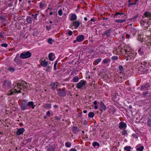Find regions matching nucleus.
<instances>
[{
	"label": "nucleus",
	"instance_id": "nucleus-7",
	"mask_svg": "<svg viewBox=\"0 0 151 151\" xmlns=\"http://www.w3.org/2000/svg\"><path fill=\"white\" fill-rule=\"evenodd\" d=\"M100 111L102 112L103 110H106V106L104 105V104L103 102H101L100 103Z\"/></svg>",
	"mask_w": 151,
	"mask_h": 151
},
{
	"label": "nucleus",
	"instance_id": "nucleus-1",
	"mask_svg": "<svg viewBox=\"0 0 151 151\" xmlns=\"http://www.w3.org/2000/svg\"><path fill=\"white\" fill-rule=\"evenodd\" d=\"M28 84L26 82L23 81L21 83H17V86H14V89L10 90L7 93V95L10 96L14 94L15 92L22 93L21 90L22 89L23 92H26L27 91V88L28 87Z\"/></svg>",
	"mask_w": 151,
	"mask_h": 151
},
{
	"label": "nucleus",
	"instance_id": "nucleus-14",
	"mask_svg": "<svg viewBox=\"0 0 151 151\" xmlns=\"http://www.w3.org/2000/svg\"><path fill=\"white\" fill-rule=\"evenodd\" d=\"M73 24L75 27H78L80 24V22L79 21L74 22H73Z\"/></svg>",
	"mask_w": 151,
	"mask_h": 151
},
{
	"label": "nucleus",
	"instance_id": "nucleus-37",
	"mask_svg": "<svg viewBox=\"0 0 151 151\" xmlns=\"http://www.w3.org/2000/svg\"><path fill=\"white\" fill-rule=\"evenodd\" d=\"M148 94V92H144L143 93L142 97L144 98H145L146 97H147L146 95Z\"/></svg>",
	"mask_w": 151,
	"mask_h": 151
},
{
	"label": "nucleus",
	"instance_id": "nucleus-3",
	"mask_svg": "<svg viewBox=\"0 0 151 151\" xmlns=\"http://www.w3.org/2000/svg\"><path fill=\"white\" fill-rule=\"evenodd\" d=\"M31 55V53L29 52H24L20 54V57L22 59H25L30 57Z\"/></svg>",
	"mask_w": 151,
	"mask_h": 151
},
{
	"label": "nucleus",
	"instance_id": "nucleus-22",
	"mask_svg": "<svg viewBox=\"0 0 151 151\" xmlns=\"http://www.w3.org/2000/svg\"><path fill=\"white\" fill-rule=\"evenodd\" d=\"M43 107L45 108H50L51 107V104H45L44 106Z\"/></svg>",
	"mask_w": 151,
	"mask_h": 151
},
{
	"label": "nucleus",
	"instance_id": "nucleus-2",
	"mask_svg": "<svg viewBox=\"0 0 151 151\" xmlns=\"http://www.w3.org/2000/svg\"><path fill=\"white\" fill-rule=\"evenodd\" d=\"M86 81L83 80H81L80 82L78 83L77 87L78 89H85L86 88L85 84Z\"/></svg>",
	"mask_w": 151,
	"mask_h": 151
},
{
	"label": "nucleus",
	"instance_id": "nucleus-56",
	"mask_svg": "<svg viewBox=\"0 0 151 151\" xmlns=\"http://www.w3.org/2000/svg\"><path fill=\"white\" fill-rule=\"evenodd\" d=\"M91 21L94 22H95V21H96V20H95V19L94 18L91 19Z\"/></svg>",
	"mask_w": 151,
	"mask_h": 151
},
{
	"label": "nucleus",
	"instance_id": "nucleus-11",
	"mask_svg": "<svg viewBox=\"0 0 151 151\" xmlns=\"http://www.w3.org/2000/svg\"><path fill=\"white\" fill-rule=\"evenodd\" d=\"M20 107L23 111L27 109V105L25 104L21 103L20 104Z\"/></svg>",
	"mask_w": 151,
	"mask_h": 151
},
{
	"label": "nucleus",
	"instance_id": "nucleus-10",
	"mask_svg": "<svg viewBox=\"0 0 151 151\" xmlns=\"http://www.w3.org/2000/svg\"><path fill=\"white\" fill-rule=\"evenodd\" d=\"M126 127V124L124 122H121L119 123V128L121 129H125Z\"/></svg>",
	"mask_w": 151,
	"mask_h": 151
},
{
	"label": "nucleus",
	"instance_id": "nucleus-63",
	"mask_svg": "<svg viewBox=\"0 0 151 151\" xmlns=\"http://www.w3.org/2000/svg\"><path fill=\"white\" fill-rule=\"evenodd\" d=\"M84 19L85 21H87L88 20L87 18L86 17L84 18Z\"/></svg>",
	"mask_w": 151,
	"mask_h": 151
},
{
	"label": "nucleus",
	"instance_id": "nucleus-26",
	"mask_svg": "<svg viewBox=\"0 0 151 151\" xmlns=\"http://www.w3.org/2000/svg\"><path fill=\"white\" fill-rule=\"evenodd\" d=\"M72 130L73 132H76L79 131L78 128L76 127H73L72 128Z\"/></svg>",
	"mask_w": 151,
	"mask_h": 151
},
{
	"label": "nucleus",
	"instance_id": "nucleus-34",
	"mask_svg": "<svg viewBox=\"0 0 151 151\" xmlns=\"http://www.w3.org/2000/svg\"><path fill=\"white\" fill-rule=\"evenodd\" d=\"M47 151H55V149L52 147H49Z\"/></svg>",
	"mask_w": 151,
	"mask_h": 151
},
{
	"label": "nucleus",
	"instance_id": "nucleus-60",
	"mask_svg": "<svg viewBox=\"0 0 151 151\" xmlns=\"http://www.w3.org/2000/svg\"><path fill=\"white\" fill-rule=\"evenodd\" d=\"M93 104L94 105H96L97 104V102L96 101H94Z\"/></svg>",
	"mask_w": 151,
	"mask_h": 151
},
{
	"label": "nucleus",
	"instance_id": "nucleus-62",
	"mask_svg": "<svg viewBox=\"0 0 151 151\" xmlns=\"http://www.w3.org/2000/svg\"><path fill=\"white\" fill-rule=\"evenodd\" d=\"M98 106H94V108L95 109H98Z\"/></svg>",
	"mask_w": 151,
	"mask_h": 151
},
{
	"label": "nucleus",
	"instance_id": "nucleus-41",
	"mask_svg": "<svg viewBox=\"0 0 151 151\" xmlns=\"http://www.w3.org/2000/svg\"><path fill=\"white\" fill-rule=\"evenodd\" d=\"M58 62L57 61H56L54 64V69L55 70H56V66L57 65Z\"/></svg>",
	"mask_w": 151,
	"mask_h": 151
},
{
	"label": "nucleus",
	"instance_id": "nucleus-4",
	"mask_svg": "<svg viewBox=\"0 0 151 151\" xmlns=\"http://www.w3.org/2000/svg\"><path fill=\"white\" fill-rule=\"evenodd\" d=\"M3 85L4 88L6 89H8L11 86V83L10 81L6 80L4 81Z\"/></svg>",
	"mask_w": 151,
	"mask_h": 151
},
{
	"label": "nucleus",
	"instance_id": "nucleus-6",
	"mask_svg": "<svg viewBox=\"0 0 151 151\" xmlns=\"http://www.w3.org/2000/svg\"><path fill=\"white\" fill-rule=\"evenodd\" d=\"M125 15L123 13H119L118 12H116L114 14V17L115 18L116 17L117 18H122V17H124V16H125Z\"/></svg>",
	"mask_w": 151,
	"mask_h": 151
},
{
	"label": "nucleus",
	"instance_id": "nucleus-8",
	"mask_svg": "<svg viewBox=\"0 0 151 151\" xmlns=\"http://www.w3.org/2000/svg\"><path fill=\"white\" fill-rule=\"evenodd\" d=\"M24 130V129L23 128L19 129L17 131V134L18 135H19L20 134H22Z\"/></svg>",
	"mask_w": 151,
	"mask_h": 151
},
{
	"label": "nucleus",
	"instance_id": "nucleus-50",
	"mask_svg": "<svg viewBox=\"0 0 151 151\" xmlns=\"http://www.w3.org/2000/svg\"><path fill=\"white\" fill-rule=\"evenodd\" d=\"M46 115L48 116H50V112L49 111H48L47 112Z\"/></svg>",
	"mask_w": 151,
	"mask_h": 151
},
{
	"label": "nucleus",
	"instance_id": "nucleus-39",
	"mask_svg": "<svg viewBox=\"0 0 151 151\" xmlns=\"http://www.w3.org/2000/svg\"><path fill=\"white\" fill-rule=\"evenodd\" d=\"M141 89L142 91L146 90L147 89V88L145 86H142L141 87Z\"/></svg>",
	"mask_w": 151,
	"mask_h": 151
},
{
	"label": "nucleus",
	"instance_id": "nucleus-27",
	"mask_svg": "<svg viewBox=\"0 0 151 151\" xmlns=\"http://www.w3.org/2000/svg\"><path fill=\"white\" fill-rule=\"evenodd\" d=\"M65 145L67 147H69L71 146V144L70 142H67L65 143Z\"/></svg>",
	"mask_w": 151,
	"mask_h": 151
},
{
	"label": "nucleus",
	"instance_id": "nucleus-35",
	"mask_svg": "<svg viewBox=\"0 0 151 151\" xmlns=\"http://www.w3.org/2000/svg\"><path fill=\"white\" fill-rule=\"evenodd\" d=\"M147 125L150 127L151 126V119H148L147 122Z\"/></svg>",
	"mask_w": 151,
	"mask_h": 151
},
{
	"label": "nucleus",
	"instance_id": "nucleus-54",
	"mask_svg": "<svg viewBox=\"0 0 151 151\" xmlns=\"http://www.w3.org/2000/svg\"><path fill=\"white\" fill-rule=\"evenodd\" d=\"M32 138H30L28 139L27 140V142H31L32 140Z\"/></svg>",
	"mask_w": 151,
	"mask_h": 151
},
{
	"label": "nucleus",
	"instance_id": "nucleus-42",
	"mask_svg": "<svg viewBox=\"0 0 151 151\" xmlns=\"http://www.w3.org/2000/svg\"><path fill=\"white\" fill-rule=\"evenodd\" d=\"M122 134L123 135H126L127 134V131L125 130H123L122 132Z\"/></svg>",
	"mask_w": 151,
	"mask_h": 151
},
{
	"label": "nucleus",
	"instance_id": "nucleus-43",
	"mask_svg": "<svg viewBox=\"0 0 151 151\" xmlns=\"http://www.w3.org/2000/svg\"><path fill=\"white\" fill-rule=\"evenodd\" d=\"M131 57L130 55H127V56L125 57V58L126 60H128Z\"/></svg>",
	"mask_w": 151,
	"mask_h": 151
},
{
	"label": "nucleus",
	"instance_id": "nucleus-32",
	"mask_svg": "<svg viewBox=\"0 0 151 151\" xmlns=\"http://www.w3.org/2000/svg\"><path fill=\"white\" fill-rule=\"evenodd\" d=\"M131 148V147L130 146H126L124 148V150H127V151H130V149Z\"/></svg>",
	"mask_w": 151,
	"mask_h": 151
},
{
	"label": "nucleus",
	"instance_id": "nucleus-20",
	"mask_svg": "<svg viewBox=\"0 0 151 151\" xmlns=\"http://www.w3.org/2000/svg\"><path fill=\"white\" fill-rule=\"evenodd\" d=\"M119 71H120V73H123L124 71L123 69V67L122 65H119Z\"/></svg>",
	"mask_w": 151,
	"mask_h": 151
},
{
	"label": "nucleus",
	"instance_id": "nucleus-44",
	"mask_svg": "<svg viewBox=\"0 0 151 151\" xmlns=\"http://www.w3.org/2000/svg\"><path fill=\"white\" fill-rule=\"evenodd\" d=\"M52 39L51 38L49 39L48 40V42L50 44H51L52 43Z\"/></svg>",
	"mask_w": 151,
	"mask_h": 151
},
{
	"label": "nucleus",
	"instance_id": "nucleus-53",
	"mask_svg": "<svg viewBox=\"0 0 151 151\" xmlns=\"http://www.w3.org/2000/svg\"><path fill=\"white\" fill-rule=\"evenodd\" d=\"M12 3H9L8 4V6L9 7H12Z\"/></svg>",
	"mask_w": 151,
	"mask_h": 151
},
{
	"label": "nucleus",
	"instance_id": "nucleus-58",
	"mask_svg": "<svg viewBox=\"0 0 151 151\" xmlns=\"http://www.w3.org/2000/svg\"><path fill=\"white\" fill-rule=\"evenodd\" d=\"M53 107L55 108H57L58 107V106L57 105H55Z\"/></svg>",
	"mask_w": 151,
	"mask_h": 151
},
{
	"label": "nucleus",
	"instance_id": "nucleus-5",
	"mask_svg": "<svg viewBox=\"0 0 151 151\" xmlns=\"http://www.w3.org/2000/svg\"><path fill=\"white\" fill-rule=\"evenodd\" d=\"M58 94L60 96H65L66 94V93L65 91V88H63L62 89H59L58 90Z\"/></svg>",
	"mask_w": 151,
	"mask_h": 151
},
{
	"label": "nucleus",
	"instance_id": "nucleus-29",
	"mask_svg": "<svg viewBox=\"0 0 151 151\" xmlns=\"http://www.w3.org/2000/svg\"><path fill=\"white\" fill-rule=\"evenodd\" d=\"M144 149V147L143 146H141L140 147L137 148L136 149L137 151H142Z\"/></svg>",
	"mask_w": 151,
	"mask_h": 151
},
{
	"label": "nucleus",
	"instance_id": "nucleus-33",
	"mask_svg": "<svg viewBox=\"0 0 151 151\" xmlns=\"http://www.w3.org/2000/svg\"><path fill=\"white\" fill-rule=\"evenodd\" d=\"M93 147H95L96 146H98V147H99V143H98L97 142H93Z\"/></svg>",
	"mask_w": 151,
	"mask_h": 151
},
{
	"label": "nucleus",
	"instance_id": "nucleus-24",
	"mask_svg": "<svg viewBox=\"0 0 151 151\" xmlns=\"http://www.w3.org/2000/svg\"><path fill=\"white\" fill-rule=\"evenodd\" d=\"M126 19H123L121 20L120 19H117L116 20V22H118L119 23H122V22H124L126 21Z\"/></svg>",
	"mask_w": 151,
	"mask_h": 151
},
{
	"label": "nucleus",
	"instance_id": "nucleus-28",
	"mask_svg": "<svg viewBox=\"0 0 151 151\" xmlns=\"http://www.w3.org/2000/svg\"><path fill=\"white\" fill-rule=\"evenodd\" d=\"M94 114L93 112H90L89 113L88 116L89 117L93 118L94 116Z\"/></svg>",
	"mask_w": 151,
	"mask_h": 151
},
{
	"label": "nucleus",
	"instance_id": "nucleus-25",
	"mask_svg": "<svg viewBox=\"0 0 151 151\" xmlns=\"http://www.w3.org/2000/svg\"><path fill=\"white\" fill-rule=\"evenodd\" d=\"M110 60L108 58H105L103 61V63H104L106 64L109 62Z\"/></svg>",
	"mask_w": 151,
	"mask_h": 151
},
{
	"label": "nucleus",
	"instance_id": "nucleus-47",
	"mask_svg": "<svg viewBox=\"0 0 151 151\" xmlns=\"http://www.w3.org/2000/svg\"><path fill=\"white\" fill-rule=\"evenodd\" d=\"M101 60V58H99L96 60L95 61L96 62H97V63H99Z\"/></svg>",
	"mask_w": 151,
	"mask_h": 151
},
{
	"label": "nucleus",
	"instance_id": "nucleus-13",
	"mask_svg": "<svg viewBox=\"0 0 151 151\" xmlns=\"http://www.w3.org/2000/svg\"><path fill=\"white\" fill-rule=\"evenodd\" d=\"M41 64L44 67H46L47 66L48 63L47 62L45 61V60L44 61H42L41 62Z\"/></svg>",
	"mask_w": 151,
	"mask_h": 151
},
{
	"label": "nucleus",
	"instance_id": "nucleus-18",
	"mask_svg": "<svg viewBox=\"0 0 151 151\" xmlns=\"http://www.w3.org/2000/svg\"><path fill=\"white\" fill-rule=\"evenodd\" d=\"M34 103L33 101L29 102L28 104V106H31L32 109L35 108V105H34Z\"/></svg>",
	"mask_w": 151,
	"mask_h": 151
},
{
	"label": "nucleus",
	"instance_id": "nucleus-17",
	"mask_svg": "<svg viewBox=\"0 0 151 151\" xmlns=\"http://www.w3.org/2000/svg\"><path fill=\"white\" fill-rule=\"evenodd\" d=\"M51 88L53 90H55L56 88H57V85H56L55 83H52L50 85Z\"/></svg>",
	"mask_w": 151,
	"mask_h": 151
},
{
	"label": "nucleus",
	"instance_id": "nucleus-46",
	"mask_svg": "<svg viewBox=\"0 0 151 151\" xmlns=\"http://www.w3.org/2000/svg\"><path fill=\"white\" fill-rule=\"evenodd\" d=\"M9 70L11 72H13L14 71V69L12 68H9Z\"/></svg>",
	"mask_w": 151,
	"mask_h": 151
},
{
	"label": "nucleus",
	"instance_id": "nucleus-31",
	"mask_svg": "<svg viewBox=\"0 0 151 151\" xmlns=\"http://www.w3.org/2000/svg\"><path fill=\"white\" fill-rule=\"evenodd\" d=\"M136 3L137 2L136 1L132 2V3H130V4H128V6L129 7H130L132 5H135Z\"/></svg>",
	"mask_w": 151,
	"mask_h": 151
},
{
	"label": "nucleus",
	"instance_id": "nucleus-48",
	"mask_svg": "<svg viewBox=\"0 0 151 151\" xmlns=\"http://www.w3.org/2000/svg\"><path fill=\"white\" fill-rule=\"evenodd\" d=\"M51 28H52V27H51V25H50L49 26H46V28H47V29L48 30H49Z\"/></svg>",
	"mask_w": 151,
	"mask_h": 151
},
{
	"label": "nucleus",
	"instance_id": "nucleus-19",
	"mask_svg": "<svg viewBox=\"0 0 151 151\" xmlns=\"http://www.w3.org/2000/svg\"><path fill=\"white\" fill-rule=\"evenodd\" d=\"M144 15L145 17H151V14L148 12H145Z\"/></svg>",
	"mask_w": 151,
	"mask_h": 151
},
{
	"label": "nucleus",
	"instance_id": "nucleus-12",
	"mask_svg": "<svg viewBox=\"0 0 151 151\" xmlns=\"http://www.w3.org/2000/svg\"><path fill=\"white\" fill-rule=\"evenodd\" d=\"M14 61L17 64H20L21 63V60L19 59L16 56L14 59Z\"/></svg>",
	"mask_w": 151,
	"mask_h": 151
},
{
	"label": "nucleus",
	"instance_id": "nucleus-15",
	"mask_svg": "<svg viewBox=\"0 0 151 151\" xmlns=\"http://www.w3.org/2000/svg\"><path fill=\"white\" fill-rule=\"evenodd\" d=\"M54 55V54L53 53H50L49 54L48 58L50 60L53 61L54 60V58L53 57Z\"/></svg>",
	"mask_w": 151,
	"mask_h": 151
},
{
	"label": "nucleus",
	"instance_id": "nucleus-51",
	"mask_svg": "<svg viewBox=\"0 0 151 151\" xmlns=\"http://www.w3.org/2000/svg\"><path fill=\"white\" fill-rule=\"evenodd\" d=\"M145 86L147 88V89L148 88L150 87V85H149V84L148 83H146L145 85Z\"/></svg>",
	"mask_w": 151,
	"mask_h": 151
},
{
	"label": "nucleus",
	"instance_id": "nucleus-40",
	"mask_svg": "<svg viewBox=\"0 0 151 151\" xmlns=\"http://www.w3.org/2000/svg\"><path fill=\"white\" fill-rule=\"evenodd\" d=\"M58 14L60 15V16H61L62 14H63V13H62V10L60 9L58 11Z\"/></svg>",
	"mask_w": 151,
	"mask_h": 151
},
{
	"label": "nucleus",
	"instance_id": "nucleus-57",
	"mask_svg": "<svg viewBox=\"0 0 151 151\" xmlns=\"http://www.w3.org/2000/svg\"><path fill=\"white\" fill-rule=\"evenodd\" d=\"M0 37H2V38H4V36L0 32Z\"/></svg>",
	"mask_w": 151,
	"mask_h": 151
},
{
	"label": "nucleus",
	"instance_id": "nucleus-9",
	"mask_svg": "<svg viewBox=\"0 0 151 151\" xmlns=\"http://www.w3.org/2000/svg\"><path fill=\"white\" fill-rule=\"evenodd\" d=\"M84 38V36L82 35H79L76 37V40L78 42H81L82 41Z\"/></svg>",
	"mask_w": 151,
	"mask_h": 151
},
{
	"label": "nucleus",
	"instance_id": "nucleus-30",
	"mask_svg": "<svg viewBox=\"0 0 151 151\" xmlns=\"http://www.w3.org/2000/svg\"><path fill=\"white\" fill-rule=\"evenodd\" d=\"M27 21L29 23H31L32 22L31 18L30 17H28L27 18Z\"/></svg>",
	"mask_w": 151,
	"mask_h": 151
},
{
	"label": "nucleus",
	"instance_id": "nucleus-45",
	"mask_svg": "<svg viewBox=\"0 0 151 151\" xmlns=\"http://www.w3.org/2000/svg\"><path fill=\"white\" fill-rule=\"evenodd\" d=\"M1 46L2 47H6L7 46V44L6 43H3L1 45Z\"/></svg>",
	"mask_w": 151,
	"mask_h": 151
},
{
	"label": "nucleus",
	"instance_id": "nucleus-64",
	"mask_svg": "<svg viewBox=\"0 0 151 151\" xmlns=\"http://www.w3.org/2000/svg\"><path fill=\"white\" fill-rule=\"evenodd\" d=\"M108 19V18H105L104 17H103V20H104V19H106V20H107V19Z\"/></svg>",
	"mask_w": 151,
	"mask_h": 151
},
{
	"label": "nucleus",
	"instance_id": "nucleus-38",
	"mask_svg": "<svg viewBox=\"0 0 151 151\" xmlns=\"http://www.w3.org/2000/svg\"><path fill=\"white\" fill-rule=\"evenodd\" d=\"M45 4H44L40 2V8L42 9L44 6Z\"/></svg>",
	"mask_w": 151,
	"mask_h": 151
},
{
	"label": "nucleus",
	"instance_id": "nucleus-52",
	"mask_svg": "<svg viewBox=\"0 0 151 151\" xmlns=\"http://www.w3.org/2000/svg\"><path fill=\"white\" fill-rule=\"evenodd\" d=\"M138 14H137L135 16L133 17L132 19L133 20H135V19H136L137 18V17H138Z\"/></svg>",
	"mask_w": 151,
	"mask_h": 151
},
{
	"label": "nucleus",
	"instance_id": "nucleus-36",
	"mask_svg": "<svg viewBox=\"0 0 151 151\" xmlns=\"http://www.w3.org/2000/svg\"><path fill=\"white\" fill-rule=\"evenodd\" d=\"M118 57L117 56H113L111 57V59L113 60H118Z\"/></svg>",
	"mask_w": 151,
	"mask_h": 151
},
{
	"label": "nucleus",
	"instance_id": "nucleus-16",
	"mask_svg": "<svg viewBox=\"0 0 151 151\" xmlns=\"http://www.w3.org/2000/svg\"><path fill=\"white\" fill-rule=\"evenodd\" d=\"M71 18L70 19L71 21H74L76 19L77 17L75 14H72Z\"/></svg>",
	"mask_w": 151,
	"mask_h": 151
},
{
	"label": "nucleus",
	"instance_id": "nucleus-49",
	"mask_svg": "<svg viewBox=\"0 0 151 151\" xmlns=\"http://www.w3.org/2000/svg\"><path fill=\"white\" fill-rule=\"evenodd\" d=\"M68 35H69L71 36L72 35L73 32L71 30H70L68 31Z\"/></svg>",
	"mask_w": 151,
	"mask_h": 151
},
{
	"label": "nucleus",
	"instance_id": "nucleus-55",
	"mask_svg": "<svg viewBox=\"0 0 151 151\" xmlns=\"http://www.w3.org/2000/svg\"><path fill=\"white\" fill-rule=\"evenodd\" d=\"M69 151H77L76 150L75 148H71Z\"/></svg>",
	"mask_w": 151,
	"mask_h": 151
},
{
	"label": "nucleus",
	"instance_id": "nucleus-23",
	"mask_svg": "<svg viewBox=\"0 0 151 151\" xmlns=\"http://www.w3.org/2000/svg\"><path fill=\"white\" fill-rule=\"evenodd\" d=\"M111 30L110 29H108L105 31L104 33V35H107V36H109V34L110 33Z\"/></svg>",
	"mask_w": 151,
	"mask_h": 151
},
{
	"label": "nucleus",
	"instance_id": "nucleus-61",
	"mask_svg": "<svg viewBox=\"0 0 151 151\" xmlns=\"http://www.w3.org/2000/svg\"><path fill=\"white\" fill-rule=\"evenodd\" d=\"M34 17V18L36 20H37V16H35Z\"/></svg>",
	"mask_w": 151,
	"mask_h": 151
},
{
	"label": "nucleus",
	"instance_id": "nucleus-59",
	"mask_svg": "<svg viewBox=\"0 0 151 151\" xmlns=\"http://www.w3.org/2000/svg\"><path fill=\"white\" fill-rule=\"evenodd\" d=\"M129 35L128 34H127L126 35V37L128 38H129Z\"/></svg>",
	"mask_w": 151,
	"mask_h": 151
},
{
	"label": "nucleus",
	"instance_id": "nucleus-21",
	"mask_svg": "<svg viewBox=\"0 0 151 151\" xmlns=\"http://www.w3.org/2000/svg\"><path fill=\"white\" fill-rule=\"evenodd\" d=\"M72 80L74 82H77L79 80V78L78 76H75L73 78Z\"/></svg>",
	"mask_w": 151,
	"mask_h": 151
}]
</instances>
